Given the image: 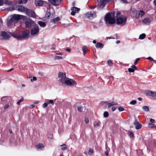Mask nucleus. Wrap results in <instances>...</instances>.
I'll list each match as a JSON object with an SVG mask.
<instances>
[{"label":"nucleus","instance_id":"nucleus-1","mask_svg":"<svg viewBox=\"0 0 156 156\" xmlns=\"http://www.w3.org/2000/svg\"><path fill=\"white\" fill-rule=\"evenodd\" d=\"M114 13L111 12L107 14L105 17V20L107 25L113 24L115 22L114 18Z\"/></svg>","mask_w":156,"mask_h":156},{"label":"nucleus","instance_id":"nucleus-2","mask_svg":"<svg viewBox=\"0 0 156 156\" xmlns=\"http://www.w3.org/2000/svg\"><path fill=\"white\" fill-rule=\"evenodd\" d=\"M29 31L27 30H24L23 32V35H19L16 34H13L12 33H10V34L13 37L16 38L18 40H20L27 37L29 36Z\"/></svg>","mask_w":156,"mask_h":156},{"label":"nucleus","instance_id":"nucleus-3","mask_svg":"<svg viewBox=\"0 0 156 156\" xmlns=\"http://www.w3.org/2000/svg\"><path fill=\"white\" fill-rule=\"evenodd\" d=\"M116 20V23L117 25L123 26L126 23L127 17L126 16L123 15L118 16Z\"/></svg>","mask_w":156,"mask_h":156},{"label":"nucleus","instance_id":"nucleus-4","mask_svg":"<svg viewBox=\"0 0 156 156\" xmlns=\"http://www.w3.org/2000/svg\"><path fill=\"white\" fill-rule=\"evenodd\" d=\"M66 74L62 72H59L58 74V81L62 84H64V83L67 79Z\"/></svg>","mask_w":156,"mask_h":156},{"label":"nucleus","instance_id":"nucleus-5","mask_svg":"<svg viewBox=\"0 0 156 156\" xmlns=\"http://www.w3.org/2000/svg\"><path fill=\"white\" fill-rule=\"evenodd\" d=\"M85 16L86 18H88L89 19H92L96 16V14L95 12L92 11L87 12Z\"/></svg>","mask_w":156,"mask_h":156},{"label":"nucleus","instance_id":"nucleus-6","mask_svg":"<svg viewBox=\"0 0 156 156\" xmlns=\"http://www.w3.org/2000/svg\"><path fill=\"white\" fill-rule=\"evenodd\" d=\"M64 84L68 86H72L76 85V82L73 79L67 78L64 82Z\"/></svg>","mask_w":156,"mask_h":156},{"label":"nucleus","instance_id":"nucleus-7","mask_svg":"<svg viewBox=\"0 0 156 156\" xmlns=\"http://www.w3.org/2000/svg\"><path fill=\"white\" fill-rule=\"evenodd\" d=\"M25 10V12L26 15L31 17L35 18V14L33 11L27 8H26Z\"/></svg>","mask_w":156,"mask_h":156},{"label":"nucleus","instance_id":"nucleus-8","mask_svg":"<svg viewBox=\"0 0 156 156\" xmlns=\"http://www.w3.org/2000/svg\"><path fill=\"white\" fill-rule=\"evenodd\" d=\"M39 27L37 25H35L34 26L33 28L31 30V34L35 35L39 33Z\"/></svg>","mask_w":156,"mask_h":156},{"label":"nucleus","instance_id":"nucleus-9","mask_svg":"<svg viewBox=\"0 0 156 156\" xmlns=\"http://www.w3.org/2000/svg\"><path fill=\"white\" fill-rule=\"evenodd\" d=\"M23 16L18 14H14L11 16V18L13 21H17L20 20Z\"/></svg>","mask_w":156,"mask_h":156},{"label":"nucleus","instance_id":"nucleus-10","mask_svg":"<svg viewBox=\"0 0 156 156\" xmlns=\"http://www.w3.org/2000/svg\"><path fill=\"white\" fill-rule=\"evenodd\" d=\"M147 95H149L153 98H156V91L152 90H147L145 91Z\"/></svg>","mask_w":156,"mask_h":156},{"label":"nucleus","instance_id":"nucleus-11","mask_svg":"<svg viewBox=\"0 0 156 156\" xmlns=\"http://www.w3.org/2000/svg\"><path fill=\"white\" fill-rule=\"evenodd\" d=\"M2 39L4 40H8L10 37V36L8 33L5 31H2L1 34Z\"/></svg>","mask_w":156,"mask_h":156},{"label":"nucleus","instance_id":"nucleus-12","mask_svg":"<svg viewBox=\"0 0 156 156\" xmlns=\"http://www.w3.org/2000/svg\"><path fill=\"white\" fill-rule=\"evenodd\" d=\"M116 0H100L99 5L101 7H103L105 5L107 2L113 1L114 2Z\"/></svg>","mask_w":156,"mask_h":156},{"label":"nucleus","instance_id":"nucleus-13","mask_svg":"<svg viewBox=\"0 0 156 156\" xmlns=\"http://www.w3.org/2000/svg\"><path fill=\"white\" fill-rule=\"evenodd\" d=\"M52 5L55 6L59 5L61 3V0H48Z\"/></svg>","mask_w":156,"mask_h":156},{"label":"nucleus","instance_id":"nucleus-14","mask_svg":"<svg viewBox=\"0 0 156 156\" xmlns=\"http://www.w3.org/2000/svg\"><path fill=\"white\" fill-rule=\"evenodd\" d=\"M33 23L34 22L30 18L27 19L25 20V23L27 27H30Z\"/></svg>","mask_w":156,"mask_h":156},{"label":"nucleus","instance_id":"nucleus-15","mask_svg":"<svg viewBox=\"0 0 156 156\" xmlns=\"http://www.w3.org/2000/svg\"><path fill=\"white\" fill-rule=\"evenodd\" d=\"M80 9L79 8H77L75 7H72L71 9V10L72 11L71 14L73 16H74L76 12H78Z\"/></svg>","mask_w":156,"mask_h":156},{"label":"nucleus","instance_id":"nucleus-16","mask_svg":"<svg viewBox=\"0 0 156 156\" xmlns=\"http://www.w3.org/2000/svg\"><path fill=\"white\" fill-rule=\"evenodd\" d=\"M142 23L143 24L149 25L151 23V20L149 18H146L142 21Z\"/></svg>","mask_w":156,"mask_h":156},{"label":"nucleus","instance_id":"nucleus-17","mask_svg":"<svg viewBox=\"0 0 156 156\" xmlns=\"http://www.w3.org/2000/svg\"><path fill=\"white\" fill-rule=\"evenodd\" d=\"M26 8H24L22 5H17L16 7V9L19 11L21 12H25Z\"/></svg>","mask_w":156,"mask_h":156},{"label":"nucleus","instance_id":"nucleus-18","mask_svg":"<svg viewBox=\"0 0 156 156\" xmlns=\"http://www.w3.org/2000/svg\"><path fill=\"white\" fill-rule=\"evenodd\" d=\"M36 148L38 151H41L44 149V146L43 144L41 143H39L36 146Z\"/></svg>","mask_w":156,"mask_h":156},{"label":"nucleus","instance_id":"nucleus-19","mask_svg":"<svg viewBox=\"0 0 156 156\" xmlns=\"http://www.w3.org/2000/svg\"><path fill=\"white\" fill-rule=\"evenodd\" d=\"M134 125L135 126L136 129H138L141 128V124L136 120H135L134 122Z\"/></svg>","mask_w":156,"mask_h":156},{"label":"nucleus","instance_id":"nucleus-20","mask_svg":"<svg viewBox=\"0 0 156 156\" xmlns=\"http://www.w3.org/2000/svg\"><path fill=\"white\" fill-rule=\"evenodd\" d=\"M35 4L36 6H41L43 4V1L41 0H36L35 2Z\"/></svg>","mask_w":156,"mask_h":156},{"label":"nucleus","instance_id":"nucleus-21","mask_svg":"<svg viewBox=\"0 0 156 156\" xmlns=\"http://www.w3.org/2000/svg\"><path fill=\"white\" fill-rule=\"evenodd\" d=\"M144 15V11L141 10L139 12V13L138 14V16L137 15H136V18H139V17H142V16Z\"/></svg>","mask_w":156,"mask_h":156},{"label":"nucleus","instance_id":"nucleus-22","mask_svg":"<svg viewBox=\"0 0 156 156\" xmlns=\"http://www.w3.org/2000/svg\"><path fill=\"white\" fill-rule=\"evenodd\" d=\"M104 46V44L98 42L96 45V47L97 48H102Z\"/></svg>","mask_w":156,"mask_h":156},{"label":"nucleus","instance_id":"nucleus-23","mask_svg":"<svg viewBox=\"0 0 156 156\" xmlns=\"http://www.w3.org/2000/svg\"><path fill=\"white\" fill-rule=\"evenodd\" d=\"M13 22V21L11 18H10V19L7 22V26L8 27H10L12 24Z\"/></svg>","mask_w":156,"mask_h":156},{"label":"nucleus","instance_id":"nucleus-24","mask_svg":"<svg viewBox=\"0 0 156 156\" xmlns=\"http://www.w3.org/2000/svg\"><path fill=\"white\" fill-rule=\"evenodd\" d=\"M3 3L5 4L6 5L8 6L12 4V2L11 1L8 0H5L4 2Z\"/></svg>","mask_w":156,"mask_h":156},{"label":"nucleus","instance_id":"nucleus-25","mask_svg":"<svg viewBox=\"0 0 156 156\" xmlns=\"http://www.w3.org/2000/svg\"><path fill=\"white\" fill-rule=\"evenodd\" d=\"M38 24L41 27H44L46 26L45 23L43 22L40 21L38 22Z\"/></svg>","mask_w":156,"mask_h":156},{"label":"nucleus","instance_id":"nucleus-26","mask_svg":"<svg viewBox=\"0 0 156 156\" xmlns=\"http://www.w3.org/2000/svg\"><path fill=\"white\" fill-rule=\"evenodd\" d=\"M117 105V103L115 102H110L108 103V107L110 108L113 105Z\"/></svg>","mask_w":156,"mask_h":156},{"label":"nucleus","instance_id":"nucleus-27","mask_svg":"<svg viewBox=\"0 0 156 156\" xmlns=\"http://www.w3.org/2000/svg\"><path fill=\"white\" fill-rule=\"evenodd\" d=\"M142 109L145 112H148L149 111V107L147 106H145L143 107Z\"/></svg>","mask_w":156,"mask_h":156},{"label":"nucleus","instance_id":"nucleus-28","mask_svg":"<svg viewBox=\"0 0 156 156\" xmlns=\"http://www.w3.org/2000/svg\"><path fill=\"white\" fill-rule=\"evenodd\" d=\"M60 147H61V149L63 151L66 150L67 148L65 144L60 145Z\"/></svg>","mask_w":156,"mask_h":156},{"label":"nucleus","instance_id":"nucleus-29","mask_svg":"<svg viewBox=\"0 0 156 156\" xmlns=\"http://www.w3.org/2000/svg\"><path fill=\"white\" fill-rule=\"evenodd\" d=\"M9 97L7 96H5L2 97L1 98L2 101H7Z\"/></svg>","mask_w":156,"mask_h":156},{"label":"nucleus","instance_id":"nucleus-30","mask_svg":"<svg viewBox=\"0 0 156 156\" xmlns=\"http://www.w3.org/2000/svg\"><path fill=\"white\" fill-rule=\"evenodd\" d=\"M59 20V18L57 17H56L52 21V22L54 24H55L57 22L58 20Z\"/></svg>","mask_w":156,"mask_h":156},{"label":"nucleus","instance_id":"nucleus-31","mask_svg":"<svg viewBox=\"0 0 156 156\" xmlns=\"http://www.w3.org/2000/svg\"><path fill=\"white\" fill-rule=\"evenodd\" d=\"M51 15L50 12L47 11L45 14V16L46 18L48 19L50 17Z\"/></svg>","mask_w":156,"mask_h":156},{"label":"nucleus","instance_id":"nucleus-32","mask_svg":"<svg viewBox=\"0 0 156 156\" xmlns=\"http://www.w3.org/2000/svg\"><path fill=\"white\" fill-rule=\"evenodd\" d=\"M54 58L55 60H60L63 59V57H62V56L55 55V57Z\"/></svg>","mask_w":156,"mask_h":156},{"label":"nucleus","instance_id":"nucleus-33","mask_svg":"<svg viewBox=\"0 0 156 156\" xmlns=\"http://www.w3.org/2000/svg\"><path fill=\"white\" fill-rule=\"evenodd\" d=\"M145 36L146 35L144 34H142L140 35L139 38L141 39H143L145 37Z\"/></svg>","mask_w":156,"mask_h":156},{"label":"nucleus","instance_id":"nucleus-34","mask_svg":"<svg viewBox=\"0 0 156 156\" xmlns=\"http://www.w3.org/2000/svg\"><path fill=\"white\" fill-rule=\"evenodd\" d=\"M47 104H51L52 105H54V102L52 100H48V101L46 102Z\"/></svg>","mask_w":156,"mask_h":156},{"label":"nucleus","instance_id":"nucleus-35","mask_svg":"<svg viewBox=\"0 0 156 156\" xmlns=\"http://www.w3.org/2000/svg\"><path fill=\"white\" fill-rule=\"evenodd\" d=\"M27 0H20L19 2V3L21 4H25L27 2Z\"/></svg>","mask_w":156,"mask_h":156},{"label":"nucleus","instance_id":"nucleus-36","mask_svg":"<svg viewBox=\"0 0 156 156\" xmlns=\"http://www.w3.org/2000/svg\"><path fill=\"white\" fill-rule=\"evenodd\" d=\"M82 50L83 51L86 52L88 50L86 46H83L82 47Z\"/></svg>","mask_w":156,"mask_h":156},{"label":"nucleus","instance_id":"nucleus-37","mask_svg":"<svg viewBox=\"0 0 156 156\" xmlns=\"http://www.w3.org/2000/svg\"><path fill=\"white\" fill-rule=\"evenodd\" d=\"M93 152L94 151L93 149L92 148H90L89 150L88 153L90 155H91L93 154Z\"/></svg>","mask_w":156,"mask_h":156},{"label":"nucleus","instance_id":"nucleus-38","mask_svg":"<svg viewBox=\"0 0 156 156\" xmlns=\"http://www.w3.org/2000/svg\"><path fill=\"white\" fill-rule=\"evenodd\" d=\"M136 100H133L129 102V104L130 105H135L136 104Z\"/></svg>","mask_w":156,"mask_h":156},{"label":"nucleus","instance_id":"nucleus-39","mask_svg":"<svg viewBox=\"0 0 156 156\" xmlns=\"http://www.w3.org/2000/svg\"><path fill=\"white\" fill-rule=\"evenodd\" d=\"M23 100V98L22 97L20 100H19L17 102V104L18 105H19L20 103L22 102Z\"/></svg>","mask_w":156,"mask_h":156},{"label":"nucleus","instance_id":"nucleus-40","mask_svg":"<svg viewBox=\"0 0 156 156\" xmlns=\"http://www.w3.org/2000/svg\"><path fill=\"white\" fill-rule=\"evenodd\" d=\"M94 127H98L99 126V124L98 122H95L94 123Z\"/></svg>","mask_w":156,"mask_h":156},{"label":"nucleus","instance_id":"nucleus-41","mask_svg":"<svg viewBox=\"0 0 156 156\" xmlns=\"http://www.w3.org/2000/svg\"><path fill=\"white\" fill-rule=\"evenodd\" d=\"M128 70L129 72L130 73H133L135 71L132 68H129L128 69Z\"/></svg>","mask_w":156,"mask_h":156},{"label":"nucleus","instance_id":"nucleus-42","mask_svg":"<svg viewBox=\"0 0 156 156\" xmlns=\"http://www.w3.org/2000/svg\"><path fill=\"white\" fill-rule=\"evenodd\" d=\"M120 1L124 3H128L129 2L127 0H120Z\"/></svg>","mask_w":156,"mask_h":156},{"label":"nucleus","instance_id":"nucleus-43","mask_svg":"<svg viewBox=\"0 0 156 156\" xmlns=\"http://www.w3.org/2000/svg\"><path fill=\"white\" fill-rule=\"evenodd\" d=\"M108 115V113L107 112H105L104 113V116L105 117H107Z\"/></svg>","mask_w":156,"mask_h":156},{"label":"nucleus","instance_id":"nucleus-44","mask_svg":"<svg viewBox=\"0 0 156 156\" xmlns=\"http://www.w3.org/2000/svg\"><path fill=\"white\" fill-rule=\"evenodd\" d=\"M129 134L131 138H133L134 137V135L131 132H129Z\"/></svg>","mask_w":156,"mask_h":156},{"label":"nucleus","instance_id":"nucleus-45","mask_svg":"<svg viewBox=\"0 0 156 156\" xmlns=\"http://www.w3.org/2000/svg\"><path fill=\"white\" fill-rule=\"evenodd\" d=\"M108 63L109 66H111L112 65V62L111 60H109L108 61Z\"/></svg>","mask_w":156,"mask_h":156},{"label":"nucleus","instance_id":"nucleus-46","mask_svg":"<svg viewBox=\"0 0 156 156\" xmlns=\"http://www.w3.org/2000/svg\"><path fill=\"white\" fill-rule=\"evenodd\" d=\"M78 110L79 112H81L82 111V108L81 106H79L78 107Z\"/></svg>","mask_w":156,"mask_h":156},{"label":"nucleus","instance_id":"nucleus-47","mask_svg":"<svg viewBox=\"0 0 156 156\" xmlns=\"http://www.w3.org/2000/svg\"><path fill=\"white\" fill-rule=\"evenodd\" d=\"M48 106L47 103L46 102H45L43 105V107L44 108H46Z\"/></svg>","mask_w":156,"mask_h":156},{"label":"nucleus","instance_id":"nucleus-48","mask_svg":"<svg viewBox=\"0 0 156 156\" xmlns=\"http://www.w3.org/2000/svg\"><path fill=\"white\" fill-rule=\"evenodd\" d=\"M149 126H151V127H156V126L154 124L151 123H149Z\"/></svg>","mask_w":156,"mask_h":156},{"label":"nucleus","instance_id":"nucleus-49","mask_svg":"<svg viewBox=\"0 0 156 156\" xmlns=\"http://www.w3.org/2000/svg\"><path fill=\"white\" fill-rule=\"evenodd\" d=\"M37 80V77H35V76H34L33 77L32 79H31V82H32L33 80V81H36Z\"/></svg>","mask_w":156,"mask_h":156},{"label":"nucleus","instance_id":"nucleus-50","mask_svg":"<svg viewBox=\"0 0 156 156\" xmlns=\"http://www.w3.org/2000/svg\"><path fill=\"white\" fill-rule=\"evenodd\" d=\"M9 105L8 104H7L5 105V106L4 107V108L5 109L8 108L9 107Z\"/></svg>","mask_w":156,"mask_h":156},{"label":"nucleus","instance_id":"nucleus-51","mask_svg":"<svg viewBox=\"0 0 156 156\" xmlns=\"http://www.w3.org/2000/svg\"><path fill=\"white\" fill-rule=\"evenodd\" d=\"M84 121L86 123H87L89 122V119L88 118H85L84 119Z\"/></svg>","mask_w":156,"mask_h":156},{"label":"nucleus","instance_id":"nucleus-52","mask_svg":"<svg viewBox=\"0 0 156 156\" xmlns=\"http://www.w3.org/2000/svg\"><path fill=\"white\" fill-rule=\"evenodd\" d=\"M131 68L134 69H135L136 70H137L138 69L136 68V67L134 65H133L131 66Z\"/></svg>","mask_w":156,"mask_h":156},{"label":"nucleus","instance_id":"nucleus-53","mask_svg":"<svg viewBox=\"0 0 156 156\" xmlns=\"http://www.w3.org/2000/svg\"><path fill=\"white\" fill-rule=\"evenodd\" d=\"M147 59H148V60H149L151 61H153V62H154V60L152 58H151V57H150L147 58Z\"/></svg>","mask_w":156,"mask_h":156},{"label":"nucleus","instance_id":"nucleus-54","mask_svg":"<svg viewBox=\"0 0 156 156\" xmlns=\"http://www.w3.org/2000/svg\"><path fill=\"white\" fill-rule=\"evenodd\" d=\"M118 109L119 111H122L124 110V109L122 107H119L118 108Z\"/></svg>","mask_w":156,"mask_h":156},{"label":"nucleus","instance_id":"nucleus-55","mask_svg":"<svg viewBox=\"0 0 156 156\" xmlns=\"http://www.w3.org/2000/svg\"><path fill=\"white\" fill-rule=\"evenodd\" d=\"M14 9L13 7H9L7 8V10L8 11L13 10Z\"/></svg>","mask_w":156,"mask_h":156},{"label":"nucleus","instance_id":"nucleus-56","mask_svg":"<svg viewBox=\"0 0 156 156\" xmlns=\"http://www.w3.org/2000/svg\"><path fill=\"white\" fill-rule=\"evenodd\" d=\"M140 58H137L136 59L135 61L134 62V64L135 65H136V63H137V62L140 60Z\"/></svg>","mask_w":156,"mask_h":156},{"label":"nucleus","instance_id":"nucleus-57","mask_svg":"<svg viewBox=\"0 0 156 156\" xmlns=\"http://www.w3.org/2000/svg\"><path fill=\"white\" fill-rule=\"evenodd\" d=\"M4 3L3 0H0V6L2 5Z\"/></svg>","mask_w":156,"mask_h":156},{"label":"nucleus","instance_id":"nucleus-58","mask_svg":"<svg viewBox=\"0 0 156 156\" xmlns=\"http://www.w3.org/2000/svg\"><path fill=\"white\" fill-rule=\"evenodd\" d=\"M150 121L151 123H153L155 122V120L152 119H150Z\"/></svg>","mask_w":156,"mask_h":156},{"label":"nucleus","instance_id":"nucleus-59","mask_svg":"<svg viewBox=\"0 0 156 156\" xmlns=\"http://www.w3.org/2000/svg\"><path fill=\"white\" fill-rule=\"evenodd\" d=\"M55 45H53V47L51 48V50H55Z\"/></svg>","mask_w":156,"mask_h":156},{"label":"nucleus","instance_id":"nucleus-60","mask_svg":"<svg viewBox=\"0 0 156 156\" xmlns=\"http://www.w3.org/2000/svg\"><path fill=\"white\" fill-rule=\"evenodd\" d=\"M66 51H67L69 52H70L71 51V50L70 49L67 48H66Z\"/></svg>","mask_w":156,"mask_h":156},{"label":"nucleus","instance_id":"nucleus-61","mask_svg":"<svg viewBox=\"0 0 156 156\" xmlns=\"http://www.w3.org/2000/svg\"><path fill=\"white\" fill-rule=\"evenodd\" d=\"M105 153L106 156H108V152L107 151H105Z\"/></svg>","mask_w":156,"mask_h":156},{"label":"nucleus","instance_id":"nucleus-62","mask_svg":"<svg viewBox=\"0 0 156 156\" xmlns=\"http://www.w3.org/2000/svg\"><path fill=\"white\" fill-rule=\"evenodd\" d=\"M56 54L58 55H62L63 54V53L62 52H60L59 53H56Z\"/></svg>","mask_w":156,"mask_h":156},{"label":"nucleus","instance_id":"nucleus-63","mask_svg":"<svg viewBox=\"0 0 156 156\" xmlns=\"http://www.w3.org/2000/svg\"><path fill=\"white\" fill-rule=\"evenodd\" d=\"M112 110L113 111H114L116 109V108L115 107H112Z\"/></svg>","mask_w":156,"mask_h":156},{"label":"nucleus","instance_id":"nucleus-64","mask_svg":"<svg viewBox=\"0 0 156 156\" xmlns=\"http://www.w3.org/2000/svg\"><path fill=\"white\" fill-rule=\"evenodd\" d=\"M154 4L156 6V0H154L153 2Z\"/></svg>","mask_w":156,"mask_h":156}]
</instances>
